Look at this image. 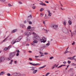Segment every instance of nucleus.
<instances>
[{"label":"nucleus","mask_w":76,"mask_h":76,"mask_svg":"<svg viewBox=\"0 0 76 76\" xmlns=\"http://www.w3.org/2000/svg\"><path fill=\"white\" fill-rule=\"evenodd\" d=\"M14 63L15 64H17V61H14Z\"/></svg>","instance_id":"obj_58"},{"label":"nucleus","mask_w":76,"mask_h":76,"mask_svg":"<svg viewBox=\"0 0 76 76\" xmlns=\"http://www.w3.org/2000/svg\"><path fill=\"white\" fill-rule=\"evenodd\" d=\"M73 68H70L69 71H73Z\"/></svg>","instance_id":"obj_31"},{"label":"nucleus","mask_w":76,"mask_h":76,"mask_svg":"<svg viewBox=\"0 0 76 76\" xmlns=\"http://www.w3.org/2000/svg\"><path fill=\"white\" fill-rule=\"evenodd\" d=\"M5 60V57H2L0 58V63L3 62Z\"/></svg>","instance_id":"obj_7"},{"label":"nucleus","mask_w":76,"mask_h":76,"mask_svg":"<svg viewBox=\"0 0 76 76\" xmlns=\"http://www.w3.org/2000/svg\"><path fill=\"white\" fill-rule=\"evenodd\" d=\"M18 3H19V4H22V2L20 1H18Z\"/></svg>","instance_id":"obj_35"},{"label":"nucleus","mask_w":76,"mask_h":76,"mask_svg":"<svg viewBox=\"0 0 76 76\" xmlns=\"http://www.w3.org/2000/svg\"><path fill=\"white\" fill-rule=\"evenodd\" d=\"M17 31H18V29H15L13 30L12 31V33H15V32H17Z\"/></svg>","instance_id":"obj_13"},{"label":"nucleus","mask_w":76,"mask_h":76,"mask_svg":"<svg viewBox=\"0 0 76 76\" xmlns=\"http://www.w3.org/2000/svg\"><path fill=\"white\" fill-rule=\"evenodd\" d=\"M67 63H68V64H70V63H71V61H68Z\"/></svg>","instance_id":"obj_34"},{"label":"nucleus","mask_w":76,"mask_h":76,"mask_svg":"<svg viewBox=\"0 0 76 76\" xmlns=\"http://www.w3.org/2000/svg\"><path fill=\"white\" fill-rule=\"evenodd\" d=\"M62 31L63 32L65 33V34H69V30H68L67 28H63Z\"/></svg>","instance_id":"obj_3"},{"label":"nucleus","mask_w":76,"mask_h":76,"mask_svg":"<svg viewBox=\"0 0 76 76\" xmlns=\"http://www.w3.org/2000/svg\"><path fill=\"white\" fill-rule=\"evenodd\" d=\"M30 31H34V27H31V28L30 29Z\"/></svg>","instance_id":"obj_25"},{"label":"nucleus","mask_w":76,"mask_h":76,"mask_svg":"<svg viewBox=\"0 0 76 76\" xmlns=\"http://www.w3.org/2000/svg\"><path fill=\"white\" fill-rule=\"evenodd\" d=\"M35 36H36V39H37V40H39V39H40V38L39 37V36L36 35Z\"/></svg>","instance_id":"obj_11"},{"label":"nucleus","mask_w":76,"mask_h":76,"mask_svg":"<svg viewBox=\"0 0 76 76\" xmlns=\"http://www.w3.org/2000/svg\"><path fill=\"white\" fill-rule=\"evenodd\" d=\"M46 41L47 38H45V37H43L42 39H41V42H43V43L45 42Z\"/></svg>","instance_id":"obj_4"},{"label":"nucleus","mask_w":76,"mask_h":76,"mask_svg":"<svg viewBox=\"0 0 76 76\" xmlns=\"http://www.w3.org/2000/svg\"><path fill=\"white\" fill-rule=\"evenodd\" d=\"M67 53H70V52L68 51L67 50H66V51H65V52H64V54H66Z\"/></svg>","instance_id":"obj_17"},{"label":"nucleus","mask_w":76,"mask_h":76,"mask_svg":"<svg viewBox=\"0 0 76 76\" xmlns=\"http://www.w3.org/2000/svg\"><path fill=\"white\" fill-rule=\"evenodd\" d=\"M29 60H30L31 61H32V59L31 58H29Z\"/></svg>","instance_id":"obj_44"},{"label":"nucleus","mask_w":76,"mask_h":76,"mask_svg":"<svg viewBox=\"0 0 76 76\" xmlns=\"http://www.w3.org/2000/svg\"><path fill=\"white\" fill-rule=\"evenodd\" d=\"M54 58V57H53V56H52V57H50V60H51L52 59V58Z\"/></svg>","instance_id":"obj_40"},{"label":"nucleus","mask_w":76,"mask_h":76,"mask_svg":"<svg viewBox=\"0 0 76 76\" xmlns=\"http://www.w3.org/2000/svg\"><path fill=\"white\" fill-rule=\"evenodd\" d=\"M74 44H75V42H73V43L72 44V45H73Z\"/></svg>","instance_id":"obj_59"},{"label":"nucleus","mask_w":76,"mask_h":76,"mask_svg":"<svg viewBox=\"0 0 76 76\" xmlns=\"http://www.w3.org/2000/svg\"><path fill=\"white\" fill-rule=\"evenodd\" d=\"M8 5L9 6H10V7H11V6H12V5L10 4H8Z\"/></svg>","instance_id":"obj_51"},{"label":"nucleus","mask_w":76,"mask_h":76,"mask_svg":"<svg viewBox=\"0 0 76 76\" xmlns=\"http://www.w3.org/2000/svg\"><path fill=\"white\" fill-rule=\"evenodd\" d=\"M50 74V73L49 72H48L47 73H46V75L45 76H48V75H49Z\"/></svg>","instance_id":"obj_39"},{"label":"nucleus","mask_w":76,"mask_h":76,"mask_svg":"<svg viewBox=\"0 0 76 76\" xmlns=\"http://www.w3.org/2000/svg\"><path fill=\"white\" fill-rule=\"evenodd\" d=\"M32 15H30L28 16V18H32Z\"/></svg>","instance_id":"obj_29"},{"label":"nucleus","mask_w":76,"mask_h":76,"mask_svg":"<svg viewBox=\"0 0 76 76\" xmlns=\"http://www.w3.org/2000/svg\"><path fill=\"white\" fill-rule=\"evenodd\" d=\"M66 62L64 61L63 62V63H64V64H66Z\"/></svg>","instance_id":"obj_56"},{"label":"nucleus","mask_w":76,"mask_h":76,"mask_svg":"<svg viewBox=\"0 0 76 76\" xmlns=\"http://www.w3.org/2000/svg\"><path fill=\"white\" fill-rule=\"evenodd\" d=\"M24 23H26V20H25L24 21Z\"/></svg>","instance_id":"obj_60"},{"label":"nucleus","mask_w":76,"mask_h":76,"mask_svg":"<svg viewBox=\"0 0 76 76\" xmlns=\"http://www.w3.org/2000/svg\"><path fill=\"white\" fill-rule=\"evenodd\" d=\"M68 23L69 25H72V21H71L70 20H69Z\"/></svg>","instance_id":"obj_19"},{"label":"nucleus","mask_w":76,"mask_h":76,"mask_svg":"<svg viewBox=\"0 0 76 76\" xmlns=\"http://www.w3.org/2000/svg\"><path fill=\"white\" fill-rule=\"evenodd\" d=\"M48 54V53L47 52H45L44 53V54H45V55H47Z\"/></svg>","instance_id":"obj_41"},{"label":"nucleus","mask_w":76,"mask_h":76,"mask_svg":"<svg viewBox=\"0 0 76 76\" xmlns=\"http://www.w3.org/2000/svg\"><path fill=\"white\" fill-rule=\"evenodd\" d=\"M1 75H3L4 74V72H1L0 73Z\"/></svg>","instance_id":"obj_24"},{"label":"nucleus","mask_w":76,"mask_h":76,"mask_svg":"<svg viewBox=\"0 0 76 76\" xmlns=\"http://www.w3.org/2000/svg\"><path fill=\"white\" fill-rule=\"evenodd\" d=\"M50 45V43L49 42H48V43H47L46 45V46H49V45Z\"/></svg>","instance_id":"obj_27"},{"label":"nucleus","mask_w":76,"mask_h":76,"mask_svg":"<svg viewBox=\"0 0 76 76\" xmlns=\"http://www.w3.org/2000/svg\"><path fill=\"white\" fill-rule=\"evenodd\" d=\"M20 27H21V28H23V27H24V25H23L22 24H20Z\"/></svg>","instance_id":"obj_23"},{"label":"nucleus","mask_w":76,"mask_h":76,"mask_svg":"<svg viewBox=\"0 0 76 76\" xmlns=\"http://www.w3.org/2000/svg\"><path fill=\"white\" fill-rule=\"evenodd\" d=\"M7 75H8V76H10V73H8L7 74Z\"/></svg>","instance_id":"obj_57"},{"label":"nucleus","mask_w":76,"mask_h":76,"mask_svg":"<svg viewBox=\"0 0 76 76\" xmlns=\"http://www.w3.org/2000/svg\"><path fill=\"white\" fill-rule=\"evenodd\" d=\"M37 71H38V70H34L33 72V73L34 74H35L36 73H37Z\"/></svg>","instance_id":"obj_14"},{"label":"nucleus","mask_w":76,"mask_h":76,"mask_svg":"<svg viewBox=\"0 0 76 76\" xmlns=\"http://www.w3.org/2000/svg\"><path fill=\"white\" fill-rule=\"evenodd\" d=\"M17 73H13V75H14V76H17Z\"/></svg>","instance_id":"obj_21"},{"label":"nucleus","mask_w":76,"mask_h":76,"mask_svg":"<svg viewBox=\"0 0 76 76\" xmlns=\"http://www.w3.org/2000/svg\"><path fill=\"white\" fill-rule=\"evenodd\" d=\"M15 42H16V40L14 39L12 41V44H14Z\"/></svg>","instance_id":"obj_10"},{"label":"nucleus","mask_w":76,"mask_h":76,"mask_svg":"<svg viewBox=\"0 0 76 76\" xmlns=\"http://www.w3.org/2000/svg\"><path fill=\"white\" fill-rule=\"evenodd\" d=\"M16 56H19V53H17L16 55Z\"/></svg>","instance_id":"obj_61"},{"label":"nucleus","mask_w":76,"mask_h":76,"mask_svg":"<svg viewBox=\"0 0 76 76\" xmlns=\"http://www.w3.org/2000/svg\"><path fill=\"white\" fill-rule=\"evenodd\" d=\"M45 3H49V2H48V1H45Z\"/></svg>","instance_id":"obj_54"},{"label":"nucleus","mask_w":76,"mask_h":76,"mask_svg":"<svg viewBox=\"0 0 76 76\" xmlns=\"http://www.w3.org/2000/svg\"><path fill=\"white\" fill-rule=\"evenodd\" d=\"M0 1H2V2H4V1H5V0H0Z\"/></svg>","instance_id":"obj_47"},{"label":"nucleus","mask_w":76,"mask_h":76,"mask_svg":"<svg viewBox=\"0 0 76 76\" xmlns=\"http://www.w3.org/2000/svg\"><path fill=\"white\" fill-rule=\"evenodd\" d=\"M43 31H46V33H48V31H47V30H45L44 29H43Z\"/></svg>","instance_id":"obj_36"},{"label":"nucleus","mask_w":76,"mask_h":76,"mask_svg":"<svg viewBox=\"0 0 76 76\" xmlns=\"http://www.w3.org/2000/svg\"><path fill=\"white\" fill-rule=\"evenodd\" d=\"M72 66H76V64H75L74 63H72Z\"/></svg>","instance_id":"obj_37"},{"label":"nucleus","mask_w":76,"mask_h":76,"mask_svg":"<svg viewBox=\"0 0 76 76\" xmlns=\"http://www.w3.org/2000/svg\"><path fill=\"white\" fill-rule=\"evenodd\" d=\"M8 49V48H5L4 50H7V49Z\"/></svg>","instance_id":"obj_55"},{"label":"nucleus","mask_w":76,"mask_h":76,"mask_svg":"<svg viewBox=\"0 0 76 76\" xmlns=\"http://www.w3.org/2000/svg\"><path fill=\"white\" fill-rule=\"evenodd\" d=\"M40 16L41 17H42V16H43V14L42 13H41Z\"/></svg>","instance_id":"obj_42"},{"label":"nucleus","mask_w":76,"mask_h":76,"mask_svg":"<svg viewBox=\"0 0 76 76\" xmlns=\"http://www.w3.org/2000/svg\"><path fill=\"white\" fill-rule=\"evenodd\" d=\"M24 34L26 35L27 36V37H26V39L27 41H30V39H28V37H29V36H30L31 35V32L27 31L25 32Z\"/></svg>","instance_id":"obj_2"},{"label":"nucleus","mask_w":76,"mask_h":76,"mask_svg":"<svg viewBox=\"0 0 76 76\" xmlns=\"http://www.w3.org/2000/svg\"><path fill=\"white\" fill-rule=\"evenodd\" d=\"M71 60H74V58L73 57H70Z\"/></svg>","instance_id":"obj_48"},{"label":"nucleus","mask_w":76,"mask_h":76,"mask_svg":"<svg viewBox=\"0 0 76 76\" xmlns=\"http://www.w3.org/2000/svg\"><path fill=\"white\" fill-rule=\"evenodd\" d=\"M46 66V65H45L43 66V67L44 68V67H45Z\"/></svg>","instance_id":"obj_63"},{"label":"nucleus","mask_w":76,"mask_h":76,"mask_svg":"<svg viewBox=\"0 0 76 76\" xmlns=\"http://www.w3.org/2000/svg\"><path fill=\"white\" fill-rule=\"evenodd\" d=\"M47 12H48V16H51V13H50V11H49V10H48L47 11Z\"/></svg>","instance_id":"obj_12"},{"label":"nucleus","mask_w":76,"mask_h":76,"mask_svg":"<svg viewBox=\"0 0 76 76\" xmlns=\"http://www.w3.org/2000/svg\"><path fill=\"white\" fill-rule=\"evenodd\" d=\"M15 54H16V51L10 53V55H9L10 58H7V60L8 61L12 60V58H13V57H14L15 55Z\"/></svg>","instance_id":"obj_1"},{"label":"nucleus","mask_w":76,"mask_h":76,"mask_svg":"<svg viewBox=\"0 0 76 76\" xmlns=\"http://www.w3.org/2000/svg\"><path fill=\"white\" fill-rule=\"evenodd\" d=\"M11 47V45L9 46L8 47V48H10Z\"/></svg>","instance_id":"obj_62"},{"label":"nucleus","mask_w":76,"mask_h":76,"mask_svg":"<svg viewBox=\"0 0 76 76\" xmlns=\"http://www.w3.org/2000/svg\"><path fill=\"white\" fill-rule=\"evenodd\" d=\"M23 38V37L21 36L19 37L18 38H17L16 40H15V41L16 42H19Z\"/></svg>","instance_id":"obj_5"},{"label":"nucleus","mask_w":76,"mask_h":76,"mask_svg":"<svg viewBox=\"0 0 76 76\" xmlns=\"http://www.w3.org/2000/svg\"><path fill=\"white\" fill-rule=\"evenodd\" d=\"M31 26H29L27 28V29H31Z\"/></svg>","instance_id":"obj_28"},{"label":"nucleus","mask_w":76,"mask_h":76,"mask_svg":"<svg viewBox=\"0 0 76 76\" xmlns=\"http://www.w3.org/2000/svg\"><path fill=\"white\" fill-rule=\"evenodd\" d=\"M32 9H35V7L34 6V7H32Z\"/></svg>","instance_id":"obj_49"},{"label":"nucleus","mask_w":76,"mask_h":76,"mask_svg":"<svg viewBox=\"0 0 76 76\" xmlns=\"http://www.w3.org/2000/svg\"><path fill=\"white\" fill-rule=\"evenodd\" d=\"M31 45H33V46H34V47L35 46V45L34 43H31Z\"/></svg>","instance_id":"obj_38"},{"label":"nucleus","mask_w":76,"mask_h":76,"mask_svg":"<svg viewBox=\"0 0 76 76\" xmlns=\"http://www.w3.org/2000/svg\"><path fill=\"white\" fill-rule=\"evenodd\" d=\"M62 66H66V65H61L60 66H59V67H58L57 68H60V67H62Z\"/></svg>","instance_id":"obj_18"},{"label":"nucleus","mask_w":76,"mask_h":76,"mask_svg":"<svg viewBox=\"0 0 76 76\" xmlns=\"http://www.w3.org/2000/svg\"><path fill=\"white\" fill-rule=\"evenodd\" d=\"M20 75H21V74H20L18 73L17 76H20Z\"/></svg>","instance_id":"obj_32"},{"label":"nucleus","mask_w":76,"mask_h":76,"mask_svg":"<svg viewBox=\"0 0 76 76\" xmlns=\"http://www.w3.org/2000/svg\"><path fill=\"white\" fill-rule=\"evenodd\" d=\"M29 21H30V19H28L27 20V21L28 22H29Z\"/></svg>","instance_id":"obj_50"},{"label":"nucleus","mask_w":76,"mask_h":76,"mask_svg":"<svg viewBox=\"0 0 76 76\" xmlns=\"http://www.w3.org/2000/svg\"><path fill=\"white\" fill-rule=\"evenodd\" d=\"M33 40H37V37H36V36H34L33 37Z\"/></svg>","instance_id":"obj_15"},{"label":"nucleus","mask_w":76,"mask_h":76,"mask_svg":"<svg viewBox=\"0 0 76 76\" xmlns=\"http://www.w3.org/2000/svg\"><path fill=\"white\" fill-rule=\"evenodd\" d=\"M42 6H46L47 5L45 4H44V3H43L42 5Z\"/></svg>","instance_id":"obj_33"},{"label":"nucleus","mask_w":76,"mask_h":76,"mask_svg":"<svg viewBox=\"0 0 76 76\" xmlns=\"http://www.w3.org/2000/svg\"><path fill=\"white\" fill-rule=\"evenodd\" d=\"M43 68H43V66H42V67H39V69H42V68L43 69Z\"/></svg>","instance_id":"obj_46"},{"label":"nucleus","mask_w":76,"mask_h":76,"mask_svg":"<svg viewBox=\"0 0 76 76\" xmlns=\"http://www.w3.org/2000/svg\"><path fill=\"white\" fill-rule=\"evenodd\" d=\"M29 24L30 25H31V24H32V22H31V21H30V22H29Z\"/></svg>","instance_id":"obj_53"},{"label":"nucleus","mask_w":76,"mask_h":76,"mask_svg":"<svg viewBox=\"0 0 76 76\" xmlns=\"http://www.w3.org/2000/svg\"><path fill=\"white\" fill-rule=\"evenodd\" d=\"M44 8H42L40 10V12H42V10H44Z\"/></svg>","instance_id":"obj_26"},{"label":"nucleus","mask_w":76,"mask_h":76,"mask_svg":"<svg viewBox=\"0 0 76 76\" xmlns=\"http://www.w3.org/2000/svg\"><path fill=\"white\" fill-rule=\"evenodd\" d=\"M30 68H31V70L33 71L35 70V68L33 67H30Z\"/></svg>","instance_id":"obj_22"},{"label":"nucleus","mask_w":76,"mask_h":76,"mask_svg":"<svg viewBox=\"0 0 76 76\" xmlns=\"http://www.w3.org/2000/svg\"><path fill=\"white\" fill-rule=\"evenodd\" d=\"M16 52L17 53H20V51L18 49L16 50Z\"/></svg>","instance_id":"obj_30"},{"label":"nucleus","mask_w":76,"mask_h":76,"mask_svg":"<svg viewBox=\"0 0 76 76\" xmlns=\"http://www.w3.org/2000/svg\"><path fill=\"white\" fill-rule=\"evenodd\" d=\"M39 53L40 54H43V53H42L41 51L39 52Z\"/></svg>","instance_id":"obj_52"},{"label":"nucleus","mask_w":76,"mask_h":76,"mask_svg":"<svg viewBox=\"0 0 76 76\" xmlns=\"http://www.w3.org/2000/svg\"><path fill=\"white\" fill-rule=\"evenodd\" d=\"M33 42V44H36L38 43V41L37 40H34Z\"/></svg>","instance_id":"obj_16"},{"label":"nucleus","mask_w":76,"mask_h":76,"mask_svg":"<svg viewBox=\"0 0 76 76\" xmlns=\"http://www.w3.org/2000/svg\"><path fill=\"white\" fill-rule=\"evenodd\" d=\"M47 47H48V46H45V45H42L41 47V48L42 49H44L45 48H47Z\"/></svg>","instance_id":"obj_8"},{"label":"nucleus","mask_w":76,"mask_h":76,"mask_svg":"<svg viewBox=\"0 0 76 76\" xmlns=\"http://www.w3.org/2000/svg\"><path fill=\"white\" fill-rule=\"evenodd\" d=\"M55 67L54 66H53L52 67V69H53Z\"/></svg>","instance_id":"obj_64"},{"label":"nucleus","mask_w":76,"mask_h":76,"mask_svg":"<svg viewBox=\"0 0 76 76\" xmlns=\"http://www.w3.org/2000/svg\"><path fill=\"white\" fill-rule=\"evenodd\" d=\"M51 28H53V29H57V27H58V26L57 25H56V26L55 25H51Z\"/></svg>","instance_id":"obj_6"},{"label":"nucleus","mask_w":76,"mask_h":76,"mask_svg":"<svg viewBox=\"0 0 76 76\" xmlns=\"http://www.w3.org/2000/svg\"><path fill=\"white\" fill-rule=\"evenodd\" d=\"M29 63L30 64H31L33 66H40V65H41V64H35V63H32L31 62H30Z\"/></svg>","instance_id":"obj_9"},{"label":"nucleus","mask_w":76,"mask_h":76,"mask_svg":"<svg viewBox=\"0 0 76 76\" xmlns=\"http://www.w3.org/2000/svg\"><path fill=\"white\" fill-rule=\"evenodd\" d=\"M64 25H66V22L64 21Z\"/></svg>","instance_id":"obj_45"},{"label":"nucleus","mask_w":76,"mask_h":76,"mask_svg":"<svg viewBox=\"0 0 76 76\" xmlns=\"http://www.w3.org/2000/svg\"><path fill=\"white\" fill-rule=\"evenodd\" d=\"M54 66L55 67H57L58 66V65H57L56 64H55L54 65Z\"/></svg>","instance_id":"obj_43"},{"label":"nucleus","mask_w":76,"mask_h":76,"mask_svg":"<svg viewBox=\"0 0 76 76\" xmlns=\"http://www.w3.org/2000/svg\"><path fill=\"white\" fill-rule=\"evenodd\" d=\"M9 36H8L5 39H4V40H3V42H4V41H6V39H7V38H9Z\"/></svg>","instance_id":"obj_20"}]
</instances>
